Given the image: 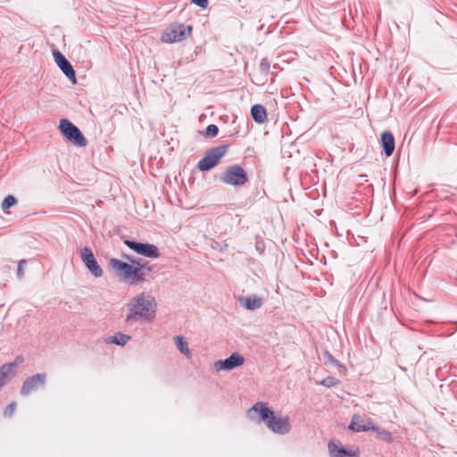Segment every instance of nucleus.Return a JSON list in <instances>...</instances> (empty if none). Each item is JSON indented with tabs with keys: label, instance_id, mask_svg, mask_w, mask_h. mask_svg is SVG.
I'll return each mask as SVG.
<instances>
[{
	"label": "nucleus",
	"instance_id": "nucleus-1",
	"mask_svg": "<svg viewBox=\"0 0 457 457\" xmlns=\"http://www.w3.org/2000/svg\"><path fill=\"white\" fill-rule=\"evenodd\" d=\"M124 258L128 260L129 263L116 258H112L109 261L110 268L119 278L128 281L130 285L144 283L146 280L144 270L152 271V267L148 266V262H142L138 258L129 255H124Z\"/></svg>",
	"mask_w": 457,
	"mask_h": 457
},
{
	"label": "nucleus",
	"instance_id": "nucleus-12",
	"mask_svg": "<svg viewBox=\"0 0 457 457\" xmlns=\"http://www.w3.org/2000/svg\"><path fill=\"white\" fill-rule=\"evenodd\" d=\"M54 59L58 67L62 70V71L67 76V78L73 83L76 84V73L70 63V62L65 58V56L59 51H54L53 53Z\"/></svg>",
	"mask_w": 457,
	"mask_h": 457
},
{
	"label": "nucleus",
	"instance_id": "nucleus-5",
	"mask_svg": "<svg viewBox=\"0 0 457 457\" xmlns=\"http://www.w3.org/2000/svg\"><path fill=\"white\" fill-rule=\"evenodd\" d=\"M228 152V145H219L210 149L204 158L198 162V168L202 171L209 170L216 166L220 159Z\"/></svg>",
	"mask_w": 457,
	"mask_h": 457
},
{
	"label": "nucleus",
	"instance_id": "nucleus-27",
	"mask_svg": "<svg viewBox=\"0 0 457 457\" xmlns=\"http://www.w3.org/2000/svg\"><path fill=\"white\" fill-rule=\"evenodd\" d=\"M192 3H194L195 4L202 7V8H206L208 6V0H191Z\"/></svg>",
	"mask_w": 457,
	"mask_h": 457
},
{
	"label": "nucleus",
	"instance_id": "nucleus-20",
	"mask_svg": "<svg viewBox=\"0 0 457 457\" xmlns=\"http://www.w3.org/2000/svg\"><path fill=\"white\" fill-rule=\"evenodd\" d=\"M130 339V337L122 333H117L114 336H112L108 337L105 342L106 343H112L115 344L117 345H125L129 340Z\"/></svg>",
	"mask_w": 457,
	"mask_h": 457
},
{
	"label": "nucleus",
	"instance_id": "nucleus-26",
	"mask_svg": "<svg viewBox=\"0 0 457 457\" xmlns=\"http://www.w3.org/2000/svg\"><path fill=\"white\" fill-rule=\"evenodd\" d=\"M27 263L26 260H21L18 263L17 277L22 278L24 276V265Z\"/></svg>",
	"mask_w": 457,
	"mask_h": 457
},
{
	"label": "nucleus",
	"instance_id": "nucleus-21",
	"mask_svg": "<svg viewBox=\"0 0 457 457\" xmlns=\"http://www.w3.org/2000/svg\"><path fill=\"white\" fill-rule=\"evenodd\" d=\"M17 204V200L13 195H8L4 198L2 203V210L5 213H9V208Z\"/></svg>",
	"mask_w": 457,
	"mask_h": 457
},
{
	"label": "nucleus",
	"instance_id": "nucleus-30",
	"mask_svg": "<svg viewBox=\"0 0 457 457\" xmlns=\"http://www.w3.org/2000/svg\"><path fill=\"white\" fill-rule=\"evenodd\" d=\"M357 237H361V238H364V237H365V236H364V235L362 236V235H361V234H357Z\"/></svg>",
	"mask_w": 457,
	"mask_h": 457
},
{
	"label": "nucleus",
	"instance_id": "nucleus-15",
	"mask_svg": "<svg viewBox=\"0 0 457 457\" xmlns=\"http://www.w3.org/2000/svg\"><path fill=\"white\" fill-rule=\"evenodd\" d=\"M240 304L247 310H257L262 307L263 299L255 295L239 297Z\"/></svg>",
	"mask_w": 457,
	"mask_h": 457
},
{
	"label": "nucleus",
	"instance_id": "nucleus-22",
	"mask_svg": "<svg viewBox=\"0 0 457 457\" xmlns=\"http://www.w3.org/2000/svg\"><path fill=\"white\" fill-rule=\"evenodd\" d=\"M378 434V436L387 442V443H391L393 441V436H392V434L386 430V429H379V428L378 427V430H376Z\"/></svg>",
	"mask_w": 457,
	"mask_h": 457
},
{
	"label": "nucleus",
	"instance_id": "nucleus-17",
	"mask_svg": "<svg viewBox=\"0 0 457 457\" xmlns=\"http://www.w3.org/2000/svg\"><path fill=\"white\" fill-rule=\"evenodd\" d=\"M251 115L254 121L259 124L267 120V112L262 104H254L251 109Z\"/></svg>",
	"mask_w": 457,
	"mask_h": 457
},
{
	"label": "nucleus",
	"instance_id": "nucleus-19",
	"mask_svg": "<svg viewBox=\"0 0 457 457\" xmlns=\"http://www.w3.org/2000/svg\"><path fill=\"white\" fill-rule=\"evenodd\" d=\"M174 342L177 348L182 354H184L187 358H191V352L188 348L187 342L184 339L182 336H176L174 337Z\"/></svg>",
	"mask_w": 457,
	"mask_h": 457
},
{
	"label": "nucleus",
	"instance_id": "nucleus-23",
	"mask_svg": "<svg viewBox=\"0 0 457 457\" xmlns=\"http://www.w3.org/2000/svg\"><path fill=\"white\" fill-rule=\"evenodd\" d=\"M219 129L216 125L211 124L206 128L205 135L210 137H214L218 135Z\"/></svg>",
	"mask_w": 457,
	"mask_h": 457
},
{
	"label": "nucleus",
	"instance_id": "nucleus-11",
	"mask_svg": "<svg viewBox=\"0 0 457 457\" xmlns=\"http://www.w3.org/2000/svg\"><path fill=\"white\" fill-rule=\"evenodd\" d=\"M348 428L353 432L378 430V427L375 426L374 421L371 419L363 418L359 414H354L352 417Z\"/></svg>",
	"mask_w": 457,
	"mask_h": 457
},
{
	"label": "nucleus",
	"instance_id": "nucleus-25",
	"mask_svg": "<svg viewBox=\"0 0 457 457\" xmlns=\"http://www.w3.org/2000/svg\"><path fill=\"white\" fill-rule=\"evenodd\" d=\"M16 410V403H11L4 411V415L5 417H11L12 416V414L14 413Z\"/></svg>",
	"mask_w": 457,
	"mask_h": 457
},
{
	"label": "nucleus",
	"instance_id": "nucleus-7",
	"mask_svg": "<svg viewBox=\"0 0 457 457\" xmlns=\"http://www.w3.org/2000/svg\"><path fill=\"white\" fill-rule=\"evenodd\" d=\"M62 133L65 137L69 140L72 141L75 145L79 146H86L87 141L80 130L70 120L66 119H62L60 120L59 126Z\"/></svg>",
	"mask_w": 457,
	"mask_h": 457
},
{
	"label": "nucleus",
	"instance_id": "nucleus-10",
	"mask_svg": "<svg viewBox=\"0 0 457 457\" xmlns=\"http://www.w3.org/2000/svg\"><path fill=\"white\" fill-rule=\"evenodd\" d=\"M80 257L87 268L96 278L103 276V270L97 263L93 252L89 247H84L80 250Z\"/></svg>",
	"mask_w": 457,
	"mask_h": 457
},
{
	"label": "nucleus",
	"instance_id": "nucleus-13",
	"mask_svg": "<svg viewBox=\"0 0 457 457\" xmlns=\"http://www.w3.org/2000/svg\"><path fill=\"white\" fill-rule=\"evenodd\" d=\"M245 362V358L237 353H232L228 358L225 360H220L214 363L216 370H232L235 368L242 366Z\"/></svg>",
	"mask_w": 457,
	"mask_h": 457
},
{
	"label": "nucleus",
	"instance_id": "nucleus-16",
	"mask_svg": "<svg viewBox=\"0 0 457 457\" xmlns=\"http://www.w3.org/2000/svg\"><path fill=\"white\" fill-rule=\"evenodd\" d=\"M381 143L386 156H391L395 150V138L391 132L386 131L381 135Z\"/></svg>",
	"mask_w": 457,
	"mask_h": 457
},
{
	"label": "nucleus",
	"instance_id": "nucleus-3",
	"mask_svg": "<svg viewBox=\"0 0 457 457\" xmlns=\"http://www.w3.org/2000/svg\"><path fill=\"white\" fill-rule=\"evenodd\" d=\"M156 302L150 294L141 292L132 297L127 304L126 321L135 323L139 320L152 321L155 317Z\"/></svg>",
	"mask_w": 457,
	"mask_h": 457
},
{
	"label": "nucleus",
	"instance_id": "nucleus-9",
	"mask_svg": "<svg viewBox=\"0 0 457 457\" xmlns=\"http://www.w3.org/2000/svg\"><path fill=\"white\" fill-rule=\"evenodd\" d=\"M46 381V374L37 373L26 378L21 388V395H28L30 393L44 387Z\"/></svg>",
	"mask_w": 457,
	"mask_h": 457
},
{
	"label": "nucleus",
	"instance_id": "nucleus-28",
	"mask_svg": "<svg viewBox=\"0 0 457 457\" xmlns=\"http://www.w3.org/2000/svg\"><path fill=\"white\" fill-rule=\"evenodd\" d=\"M23 361V358L21 356H19L15 359V361L13 363H15V366L21 363Z\"/></svg>",
	"mask_w": 457,
	"mask_h": 457
},
{
	"label": "nucleus",
	"instance_id": "nucleus-29",
	"mask_svg": "<svg viewBox=\"0 0 457 457\" xmlns=\"http://www.w3.org/2000/svg\"><path fill=\"white\" fill-rule=\"evenodd\" d=\"M346 234H347V238H348L349 240H350V237H354V236H355L353 233H351V232H350V230H347V233H346Z\"/></svg>",
	"mask_w": 457,
	"mask_h": 457
},
{
	"label": "nucleus",
	"instance_id": "nucleus-24",
	"mask_svg": "<svg viewBox=\"0 0 457 457\" xmlns=\"http://www.w3.org/2000/svg\"><path fill=\"white\" fill-rule=\"evenodd\" d=\"M338 383V380L333 377H328L321 381V385L331 387L333 386H336Z\"/></svg>",
	"mask_w": 457,
	"mask_h": 457
},
{
	"label": "nucleus",
	"instance_id": "nucleus-14",
	"mask_svg": "<svg viewBox=\"0 0 457 457\" xmlns=\"http://www.w3.org/2000/svg\"><path fill=\"white\" fill-rule=\"evenodd\" d=\"M328 449L330 457H359L360 452L356 448L354 450H345L341 446L340 442L330 440L328 444Z\"/></svg>",
	"mask_w": 457,
	"mask_h": 457
},
{
	"label": "nucleus",
	"instance_id": "nucleus-4",
	"mask_svg": "<svg viewBox=\"0 0 457 457\" xmlns=\"http://www.w3.org/2000/svg\"><path fill=\"white\" fill-rule=\"evenodd\" d=\"M192 32V26L182 23H171L162 34L161 40L163 43H175L186 39Z\"/></svg>",
	"mask_w": 457,
	"mask_h": 457
},
{
	"label": "nucleus",
	"instance_id": "nucleus-8",
	"mask_svg": "<svg viewBox=\"0 0 457 457\" xmlns=\"http://www.w3.org/2000/svg\"><path fill=\"white\" fill-rule=\"evenodd\" d=\"M125 244L134 252L145 257L155 259L160 256L159 249L154 245L132 240H125Z\"/></svg>",
	"mask_w": 457,
	"mask_h": 457
},
{
	"label": "nucleus",
	"instance_id": "nucleus-18",
	"mask_svg": "<svg viewBox=\"0 0 457 457\" xmlns=\"http://www.w3.org/2000/svg\"><path fill=\"white\" fill-rule=\"evenodd\" d=\"M15 363H6L0 367V388L14 373Z\"/></svg>",
	"mask_w": 457,
	"mask_h": 457
},
{
	"label": "nucleus",
	"instance_id": "nucleus-2",
	"mask_svg": "<svg viewBox=\"0 0 457 457\" xmlns=\"http://www.w3.org/2000/svg\"><path fill=\"white\" fill-rule=\"evenodd\" d=\"M253 414L258 415V422H264L266 427L273 433L286 435L291 430L290 418L281 413L276 414L268 406L267 403L257 402L248 411V415L253 419Z\"/></svg>",
	"mask_w": 457,
	"mask_h": 457
},
{
	"label": "nucleus",
	"instance_id": "nucleus-6",
	"mask_svg": "<svg viewBox=\"0 0 457 457\" xmlns=\"http://www.w3.org/2000/svg\"><path fill=\"white\" fill-rule=\"evenodd\" d=\"M220 180L228 185L243 186L248 181V176L241 166L232 165L222 173Z\"/></svg>",
	"mask_w": 457,
	"mask_h": 457
}]
</instances>
